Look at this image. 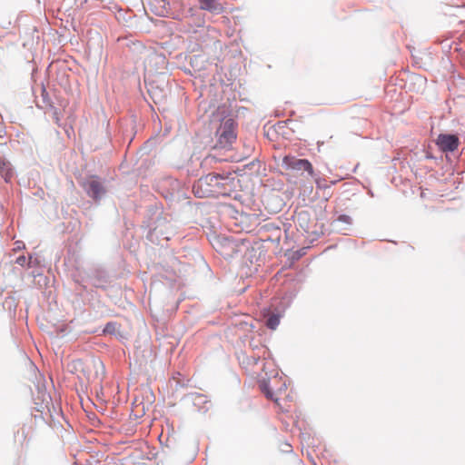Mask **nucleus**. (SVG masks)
Listing matches in <instances>:
<instances>
[{
  "label": "nucleus",
  "instance_id": "nucleus-1",
  "mask_svg": "<svg viewBox=\"0 0 465 465\" xmlns=\"http://www.w3.org/2000/svg\"><path fill=\"white\" fill-rule=\"evenodd\" d=\"M217 146L227 148L236 140L234 122L229 118L224 120L216 131Z\"/></svg>",
  "mask_w": 465,
  "mask_h": 465
},
{
  "label": "nucleus",
  "instance_id": "nucleus-2",
  "mask_svg": "<svg viewBox=\"0 0 465 465\" xmlns=\"http://www.w3.org/2000/svg\"><path fill=\"white\" fill-rule=\"evenodd\" d=\"M282 166L293 171H306L311 177L314 176V170L311 162L307 159H298L293 155H286L282 158Z\"/></svg>",
  "mask_w": 465,
  "mask_h": 465
},
{
  "label": "nucleus",
  "instance_id": "nucleus-3",
  "mask_svg": "<svg viewBox=\"0 0 465 465\" xmlns=\"http://www.w3.org/2000/svg\"><path fill=\"white\" fill-rule=\"evenodd\" d=\"M84 189L94 200H100L105 193V189L102 183L95 177H93L84 183Z\"/></svg>",
  "mask_w": 465,
  "mask_h": 465
},
{
  "label": "nucleus",
  "instance_id": "nucleus-4",
  "mask_svg": "<svg viewBox=\"0 0 465 465\" xmlns=\"http://www.w3.org/2000/svg\"><path fill=\"white\" fill-rule=\"evenodd\" d=\"M436 143L442 152H453L459 146V138L454 134H440Z\"/></svg>",
  "mask_w": 465,
  "mask_h": 465
},
{
  "label": "nucleus",
  "instance_id": "nucleus-5",
  "mask_svg": "<svg viewBox=\"0 0 465 465\" xmlns=\"http://www.w3.org/2000/svg\"><path fill=\"white\" fill-rule=\"evenodd\" d=\"M200 8L214 14H221L223 11V5L218 0H198Z\"/></svg>",
  "mask_w": 465,
  "mask_h": 465
},
{
  "label": "nucleus",
  "instance_id": "nucleus-6",
  "mask_svg": "<svg viewBox=\"0 0 465 465\" xmlns=\"http://www.w3.org/2000/svg\"><path fill=\"white\" fill-rule=\"evenodd\" d=\"M0 173L6 183L12 179L14 173L8 162L5 160L0 161Z\"/></svg>",
  "mask_w": 465,
  "mask_h": 465
},
{
  "label": "nucleus",
  "instance_id": "nucleus-7",
  "mask_svg": "<svg viewBox=\"0 0 465 465\" xmlns=\"http://www.w3.org/2000/svg\"><path fill=\"white\" fill-rule=\"evenodd\" d=\"M213 181V179H216L214 176H207L204 179H200L193 187V190L196 196L202 198L205 197L206 193L200 192V189H202L204 185L208 184V180Z\"/></svg>",
  "mask_w": 465,
  "mask_h": 465
},
{
  "label": "nucleus",
  "instance_id": "nucleus-8",
  "mask_svg": "<svg viewBox=\"0 0 465 465\" xmlns=\"http://www.w3.org/2000/svg\"><path fill=\"white\" fill-rule=\"evenodd\" d=\"M280 323V317L277 314H272L266 320V326L269 329L275 330Z\"/></svg>",
  "mask_w": 465,
  "mask_h": 465
},
{
  "label": "nucleus",
  "instance_id": "nucleus-9",
  "mask_svg": "<svg viewBox=\"0 0 465 465\" xmlns=\"http://www.w3.org/2000/svg\"><path fill=\"white\" fill-rule=\"evenodd\" d=\"M261 386L262 391L264 392L265 396L268 399L274 401L278 404L279 399L274 397V393L272 391L270 386L265 381H263Z\"/></svg>",
  "mask_w": 465,
  "mask_h": 465
},
{
  "label": "nucleus",
  "instance_id": "nucleus-10",
  "mask_svg": "<svg viewBox=\"0 0 465 465\" xmlns=\"http://www.w3.org/2000/svg\"><path fill=\"white\" fill-rule=\"evenodd\" d=\"M337 221L340 222V223H345L347 225H351L352 223V219L351 216L349 215H346V214H341L338 218H337Z\"/></svg>",
  "mask_w": 465,
  "mask_h": 465
},
{
  "label": "nucleus",
  "instance_id": "nucleus-11",
  "mask_svg": "<svg viewBox=\"0 0 465 465\" xmlns=\"http://www.w3.org/2000/svg\"><path fill=\"white\" fill-rule=\"evenodd\" d=\"M15 262L21 266H24L27 262V258L24 255H21L16 258Z\"/></svg>",
  "mask_w": 465,
  "mask_h": 465
},
{
  "label": "nucleus",
  "instance_id": "nucleus-12",
  "mask_svg": "<svg viewBox=\"0 0 465 465\" xmlns=\"http://www.w3.org/2000/svg\"><path fill=\"white\" fill-rule=\"evenodd\" d=\"M94 365L95 368L101 369L102 372L104 373V364H103V362L101 361L94 360Z\"/></svg>",
  "mask_w": 465,
  "mask_h": 465
},
{
  "label": "nucleus",
  "instance_id": "nucleus-13",
  "mask_svg": "<svg viewBox=\"0 0 465 465\" xmlns=\"http://www.w3.org/2000/svg\"><path fill=\"white\" fill-rule=\"evenodd\" d=\"M54 119L55 121V124H60V117L56 110L54 111Z\"/></svg>",
  "mask_w": 465,
  "mask_h": 465
},
{
  "label": "nucleus",
  "instance_id": "nucleus-14",
  "mask_svg": "<svg viewBox=\"0 0 465 465\" xmlns=\"http://www.w3.org/2000/svg\"><path fill=\"white\" fill-rule=\"evenodd\" d=\"M111 326H113V324H112V323H108V324L106 325L105 331H108V330H109V327H111Z\"/></svg>",
  "mask_w": 465,
  "mask_h": 465
},
{
  "label": "nucleus",
  "instance_id": "nucleus-15",
  "mask_svg": "<svg viewBox=\"0 0 465 465\" xmlns=\"http://www.w3.org/2000/svg\"><path fill=\"white\" fill-rule=\"evenodd\" d=\"M28 260H29V262H28V265H30V262H31V261H32V256H29V259H28Z\"/></svg>",
  "mask_w": 465,
  "mask_h": 465
}]
</instances>
